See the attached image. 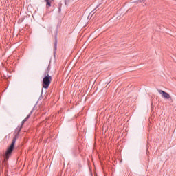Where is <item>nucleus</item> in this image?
Wrapping results in <instances>:
<instances>
[{
    "mask_svg": "<svg viewBox=\"0 0 176 176\" xmlns=\"http://www.w3.org/2000/svg\"><path fill=\"white\" fill-rule=\"evenodd\" d=\"M31 115H32V111H31L30 113L28 114V116L22 121L21 126L16 129L15 133H16V134L14 135V137L12 139L10 146L8 148L6 152L5 160H9V157H10V156L12 155V153L14 149L16 141H17V139L19 138V134L20 133V131H21V127H23V124H24L25 122H27V120H28V119L31 118Z\"/></svg>",
    "mask_w": 176,
    "mask_h": 176,
    "instance_id": "nucleus-1",
    "label": "nucleus"
},
{
    "mask_svg": "<svg viewBox=\"0 0 176 176\" xmlns=\"http://www.w3.org/2000/svg\"><path fill=\"white\" fill-rule=\"evenodd\" d=\"M46 2V6L47 8L52 7V2H53V0H45Z\"/></svg>",
    "mask_w": 176,
    "mask_h": 176,
    "instance_id": "nucleus-4",
    "label": "nucleus"
},
{
    "mask_svg": "<svg viewBox=\"0 0 176 176\" xmlns=\"http://www.w3.org/2000/svg\"><path fill=\"white\" fill-rule=\"evenodd\" d=\"M158 92L160 93V94L162 95V97H164V98H166L167 100H170V98H171L170 94H168L162 89L158 90Z\"/></svg>",
    "mask_w": 176,
    "mask_h": 176,
    "instance_id": "nucleus-3",
    "label": "nucleus"
},
{
    "mask_svg": "<svg viewBox=\"0 0 176 176\" xmlns=\"http://www.w3.org/2000/svg\"><path fill=\"white\" fill-rule=\"evenodd\" d=\"M54 50L56 52V50H57V40H56L54 42Z\"/></svg>",
    "mask_w": 176,
    "mask_h": 176,
    "instance_id": "nucleus-5",
    "label": "nucleus"
},
{
    "mask_svg": "<svg viewBox=\"0 0 176 176\" xmlns=\"http://www.w3.org/2000/svg\"><path fill=\"white\" fill-rule=\"evenodd\" d=\"M49 72H50V67H47V70L44 73L42 84L43 89H49V87L52 83V78L50 75H49Z\"/></svg>",
    "mask_w": 176,
    "mask_h": 176,
    "instance_id": "nucleus-2",
    "label": "nucleus"
}]
</instances>
